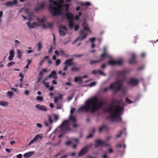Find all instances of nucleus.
<instances>
[{
  "mask_svg": "<svg viewBox=\"0 0 158 158\" xmlns=\"http://www.w3.org/2000/svg\"><path fill=\"white\" fill-rule=\"evenodd\" d=\"M98 99L97 97L95 96L88 100L85 102V105L81 106L77 110V112H87L90 110V112L94 113L102 107L105 103V102L102 100H100L98 103Z\"/></svg>",
  "mask_w": 158,
  "mask_h": 158,
  "instance_id": "f257e3e1",
  "label": "nucleus"
},
{
  "mask_svg": "<svg viewBox=\"0 0 158 158\" xmlns=\"http://www.w3.org/2000/svg\"><path fill=\"white\" fill-rule=\"evenodd\" d=\"M118 101L116 99H112L111 105L106 110V111L110 114V118L112 121H114L115 119H116L118 122L122 121L121 113L124 108L118 105H114L118 104Z\"/></svg>",
  "mask_w": 158,
  "mask_h": 158,
  "instance_id": "f03ea898",
  "label": "nucleus"
},
{
  "mask_svg": "<svg viewBox=\"0 0 158 158\" xmlns=\"http://www.w3.org/2000/svg\"><path fill=\"white\" fill-rule=\"evenodd\" d=\"M49 10L52 16L59 15V0L56 1L49 0Z\"/></svg>",
  "mask_w": 158,
  "mask_h": 158,
  "instance_id": "7ed1b4c3",
  "label": "nucleus"
},
{
  "mask_svg": "<svg viewBox=\"0 0 158 158\" xmlns=\"http://www.w3.org/2000/svg\"><path fill=\"white\" fill-rule=\"evenodd\" d=\"M76 119L75 117L71 114L69 116V121H65L63 122L61 126H60V130H64L65 132L66 131L70 130L69 121L72 122L73 123V128H76L78 126V125L76 124Z\"/></svg>",
  "mask_w": 158,
  "mask_h": 158,
  "instance_id": "20e7f679",
  "label": "nucleus"
},
{
  "mask_svg": "<svg viewBox=\"0 0 158 158\" xmlns=\"http://www.w3.org/2000/svg\"><path fill=\"white\" fill-rule=\"evenodd\" d=\"M84 31H85L87 32L89 31L90 32V31L89 28L87 26H84L83 27V29L81 30L80 31V36L76 38L74 41L73 42V44L75 43L79 40H83L88 35V33L87 32L84 33Z\"/></svg>",
  "mask_w": 158,
  "mask_h": 158,
  "instance_id": "39448f33",
  "label": "nucleus"
},
{
  "mask_svg": "<svg viewBox=\"0 0 158 158\" xmlns=\"http://www.w3.org/2000/svg\"><path fill=\"white\" fill-rule=\"evenodd\" d=\"M123 82L122 81L118 80L115 82L111 84L109 86V89H115V85H117L118 86L116 88L117 89V90L120 91L121 90L123 87Z\"/></svg>",
  "mask_w": 158,
  "mask_h": 158,
  "instance_id": "423d86ee",
  "label": "nucleus"
},
{
  "mask_svg": "<svg viewBox=\"0 0 158 158\" xmlns=\"http://www.w3.org/2000/svg\"><path fill=\"white\" fill-rule=\"evenodd\" d=\"M91 146L92 144H88L83 148L79 152L78 156L81 157L85 154L88 152L89 148Z\"/></svg>",
  "mask_w": 158,
  "mask_h": 158,
  "instance_id": "0eeeda50",
  "label": "nucleus"
},
{
  "mask_svg": "<svg viewBox=\"0 0 158 158\" xmlns=\"http://www.w3.org/2000/svg\"><path fill=\"white\" fill-rule=\"evenodd\" d=\"M96 143L94 147L97 148L98 145L102 146H107L108 145L107 142L106 141H103L101 140L97 139L95 141Z\"/></svg>",
  "mask_w": 158,
  "mask_h": 158,
  "instance_id": "6e6552de",
  "label": "nucleus"
},
{
  "mask_svg": "<svg viewBox=\"0 0 158 158\" xmlns=\"http://www.w3.org/2000/svg\"><path fill=\"white\" fill-rule=\"evenodd\" d=\"M139 81L138 80L131 78L130 79L128 82V84L129 85H131L132 86H135L138 85Z\"/></svg>",
  "mask_w": 158,
  "mask_h": 158,
  "instance_id": "1a4fd4ad",
  "label": "nucleus"
},
{
  "mask_svg": "<svg viewBox=\"0 0 158 158\" xmlns=\"http://www.w3.org/2000/svg\"><path fill=\"white\" fill-rule=\"evenodd\" d=\"M45 7V3L43 2L41 3L38 4V6L36 7L34 9V11H39L43 10Z\"/></svg>",
  "mask_w": 158,
  "mask_h": 158,
  "instance_id": "9d476101",
  "label": "nucleus"
},
{
  "mask_svg": "<svg viewBox=\"0 0 158 158\" xmlns=\"http://www.w3.org/2000/svg\"><path fill=\"white\" fill-rule=\"evenodd\" d=\"M122 63L123 60H120L118 61L111 60L109 61L108 62V64L111 65H122Z\"/></svg>",
  "mask_w": 158,
  "mask_h": 158,
  "instance_id": "9b49d317",
  "label": "nucleus"
},
{
  "mask_svg": "<svg viewBox=\"0 0 158 158\" xmlns=\"http://www.w3.org/2000/svg\"><path fill=\"white\" fill-rule=\"evenodd\" d=\"M69 4H64L62 5L60 4V15L62 14L61 11L62 8H64L67 12L69 11Z\"/></svg>",
  "mask_w": 158,
  "mask_h": 158,
  "instance_id": "f8f14e48",
  "label": "nucleus"
},
{
  "mask_svg": "<svg viewBox=\"0 0 158 158\" xmlns=\"http://www.w3.org/2000/svg\"><path fill=\"white\" fill-rule=\"evenodd\" d=\"M43 135L41 134H39L36 135L34 137L33 139H32L30 142H29L28 145H31L34 142L36 141L39 139H41Z\"/></svg>",
  "mask_w": 158,
  "mask_h": 158,
  "instance_id": "ddd939ff",
  "label": "nucleus"
},
{
  "mask_svg": "<svg viewBox=\"0 0 158 158\" xmlns=\"http://www.w3.org/2000/svg\"><path fill=\"white\" fill-rule=\"evenodd\" d=\"M48 78H53L54 79H56L57 78V74L56 71H52L51 73L45 78V79L46 80Z\"/></svg>",
  "mask_w": 158,
  "mask_h": 158,
  "instance_id": "4468645a",
  "label": "nucleus"
},
{
  "mask_svg": "<svg viewBox=\"0 0 158 158\" xmlns=\"http://www.w3.org/2000/svg\"><path fill=\"white\" fill-rule=\"evenodd\" d=\"M106 57L111 58V57L109 56L106 52H104L100 55V59L98 60L100 62L103 60Z\"/></svg>",
  "mask_w": 158,
  "mask_h": 158,
  "instance_id": "2eb2a0df",
  "label": "nucleus"
},
{
  "mask_svg": "<svg viewBox=\"0 0 158 158\" xmlns=\"http://www.w3.org/2000/svg\"><path fill=\"white\" fill-rule=\"evenodd\" d=\"M136 55L134 54H132L131 56V59L128 61V63L130 64H136L137 63L136 61L135 60L136 58Z\"/></svg>",
  "mask_w": 158,
  "mask_h": 158,
  "instance_id": "dca6fc26",
  "label": "nucleus"
},
{
  "mask_svg": "<svg viewBox=\"0 0 158 158\" xmlns=\"http://www.w3.org/2000/svg\"><path fill=\"white\" fill-rule=\"evenodd\" d=\"M35 107L40 110L44 111H46L47 110V109L46 107L43 105L37 104L35 106Z\"/></svg>",
  "mask_w": 158,
  "mask_h": 158,
  "instance_id": "f3484780",
  "label": "nucleus"
},
{
  "mask_svg": "<svg viewBox=\"0 0 158 158\" xmlns=\"http://www.w3.org/2000/svg\"><path fill=\"white\" fill-rule=\"evenodd\" d=\"M66 16L67 19L69 20H74L73 15L71 13L67 12L66 13Z\"/></svg>",
  "mask_w": 158,
  "mask_h": 158,
  "instance_id": "a211bd4d",
  "label": "nucleus"
},
{
  "mask_svg": "<svg viewBox=\"0 0 158 158\" xmlns=\"http://www.w3.org/2000/svg\"><path fill=\"white\" fill-rule=\"evenodd\" d=\"M27 26L30 28H34L37 26V23L34 22L32 24H31L30 22H27Z\"/></svg>",
  "mask_w": 158,
  "mask_h": 158,
  "instance_id": "6ab92c4d",
  "label": "nucleus"
},
{
  "mask_svg": "<svg viewBox=\"0 0 158 158\" xmlns=\"http://www.w3.org/2000/svg\"><path fill=\"white\" fill-rule=\"evenodd\" d=\"M73 59L67 60L65 62V65L68 66H70L73 64Z\"/></svg>",
  "mask_w": 158,
  "mask_h": 158,
  "instance_id": "aec40b11",
  "label": "nucleus"
},
{
  "mask_svg": "<svg viewBox=\"0 0 158 158\" xmlns=\"http://www.w3.org/2000/svg\"><path fill=\"white\" fill-rule=\"evenodd\" d=\"M10 55L9 56V60H13L15 52L14 51L11 50L10 52Z\"/></svg>",
  "mask_w": 158,
  "mask_h": 158,
  "instance_id": "412c9836",
  "label": "nucleus"
},
{
  "mask_svg": "<svg viewBox=\"0 0 158 158\" xmlns=\"http://www.w3.org/2000/svg\"><path fill=\"white\" fill-rule=\"evenodd\" d=\"M108 130V127L106 125H102L99 128V132H101L102 130Z\"/></svg>",
  "mask_w": 158,
  "mask_h": 158,
  "instance_id": "4be33fe9",
  "label": "nucleus"
},
{
  "mask_svg": "<svg viewBox=\"0 0 158 158\" xmlns=\"http://www.w3.org/2000/svg\"><path fill=\"white\" fill-rule=\"evenodd\" d=\"M34 153L33 152H28L25 153L23 155V156L25 158H28L31 157Z\"/></svg>",
  "mask_w": 158,
  "mask_h": 158,
  "instance_id": "5701e85b",
  "label": "nucleus"
},
{
  "mask_svg": "<svg viewBox=\"0 0 158 158\" xmlns=\"http://www.w3.org/2000/svg\"><path fill=\"white\" fill-rule=\"evenodd\" d=\"M126 73L127 72L126 71H122L119 72L118 74V75L119 77H124L125 76Z\"/></svg>",
  "mask_w": 158,
  "mask_h": 158,
  "instance_id": "b1692460",
  "label": "nucleus"
},
{
  "mask_svg": "<svg viewBox=\"0 0 158 158\" xmlns=\"http://www.w3.org/2000/svg\"><path fill=\"white\" fill-rule=\"evenodd\" d=\"M73 20H70L68 21L69 26L70 29L73 28L74 24L73 22Z\"/></svg>",
  "mask_w": 158,
  "mask_h": 158,
  "instance_id": "393cba45",
  "label": "nucleus"
},
{
  "mask_svg": "<svg viewBox=\"0 0 158 158\" xmlns=\"http://www.w3.org/2000/svg\"><path fill=\"white\" fill-rule=\"evenodd\" d=\"M74 81L75 82H79L81 83L82 81V79L80 77H76L74 78Z\"/></svg>",
  "mask_w": 158,
  "mask_h": 158,
  "instance_id": "a878e982",
  "label": "nucleus"
},
{
  "mask_svg": "<svg viewBox=\"0 0 158 158\" xmlns=\"http://www.w3.org/2000/svg\"><path fill=\"white\" fill-rule=\"evenodd\" d=\"M37 47H38L37 51H40L42 48V45L41 44V43L40 41L37 44Z\"/></svg>",
  "mask_w": 158,
  "mask_h": 158,
  "instance_id": "bb28decb",
  "label": "nucleus"
},
{
  "mask_svg": "<svg viewBox=\"0 0 158 158\" xmlns=\"http://www.w3.org/2000/svg\"><path fill=\"white\" fill-rule=\"evenodd\" d=\"M8 104V102L5 101H2L0 102V105L2 106H5L7 105Z\"/></svg>",
  "mask_w": 158,
  "mask_h": 158,
  "instance_id": "cd10ccee",
  "label": "nucleus"
},
{
  "mask_svg": "<svg viewBox=\"0 0 158 158\" xmlns=\"http://www.w3.org/2000/svg\"><path fill=\"white\" fill-rule=\"evenodd\" d=\"M60 55L62 56H65L66 57H68V56L65 54L64 52L61 50H60Z\"/></svg>",
  "mask_w": 158,
  "mask_h": 158,
  "instance_id": "c85d7f7f",
  "label": "nucleus"
},
{
  "mask_svg": "<svg viewBox=\"0 0 158 158\" xmlns=\"http://www.w3.org/2000/svg\"><path fill=\"white\" fill-rule=\"evenodd\" d=\"M81 5L82 6H91V4L89 2H86L85 3H82Z\"/></svg>",
  "mask_w": 158,
  "mask_h": 158,
  "instance_id": "c756f323",
  "label": "nucleus"
},
{
  "mask_svg": "<svg viewBox=\"0 0 158 158\" xmlns=\"http://www.w3.org/2000/svg\"><path fill=\"white\" fill-rule=\"evenodd\" d=\"M17 56L20 59L22 58V53L19 50H17Z\"/></svg>",
  "mask_w": 158,
  "mask_h": 158,
  "instance_id": "7c9ffc66",
  "label": "nucleus"
},
{
  "mask_svg": "<svg viewBox=\"0 0 158 158\" xmlns=\"http://www.w3.org/2000/svg\"><path fill=\"white\" fill-rule=\"evenodd\" d=\"M5 5L7 7H12V4L11 3V1H8L6 2L5 4Z\"/></svg>",
  "mask_w": 158,
  "mask_h": 158,
  "instance_id": "2f4dec72",
  "label": "nucleus"
},
{
  "mask_svg": "<svg viewBox=\"0 0 158 158\" xmlns=\"http://www.w3.org/2000/svg\"><path fill=\"white\" fill-rule=\"evenodd\" d=\"M98 60H91L90 61V64L91 65H93L95 64L96 63H99Z\"/></svg>",
  "mask_w": 158,
  "mask_h": 158,
  "instance_id": "473e14b6",
  "label": "nucleus"
},
{
  "mask_svg": "<svg viewBox=\"0 0 158 158\" xmlns=\"http://www.w3.org/2000/svg\"><path fill=\"white\" fill-rule=\"evenodd\" d=\"M7 94L9 96V98H11L13 96V93L11 91H8Z\"/></svg>",
  "mask_w": 158,
  "mask_h": 158,
  "instance_id": "72a5a7b5",
  "label": "nucleus"
},
{
  "mask_svg": "<svg viewBox=\"0 0 158 158\" xmlns=\"http://www.w3.org/2000/svg\"><path fill=\"white\" fill-rule=\"evenodd\" d=\"M37 20L38 22L40 23H44V22L45 19L44 18H42V19H38Z\"/></svg>",
  "mask_w": 158,
  "mask_h": 158,
  "instance_id": "f704fd0d",
  "label": "nucleus"
},
{
  "mask_svg": "<svg viewBox=\"0 0 158 158\" xmlns=\"http://www.w3.org/2000/svg\"><path fill=\"white\" fill-rule=\"evenodd\" d=\"M53 118L55 121H56L59 118V117L58 115H57L56 114H54L53 115Z\"/></svg>",
  "mask_w": 158,
  "mask_h": 158,
  "instance_id": "c9c22d12",
  "label": "nucleus"
},
{
  "mask_svg": "<svg viewBox=\"0 0 158 158\" xmlns=\"http://www.w3.org/2000/svg\"><path fill=\"white\" fill-rule=\"evenodd\" d=\"M79 70V68L73 67L71 69V71H77Z\"/></svg>",
  "mask_w": 158,
  "mask_h": 158,
  "instance_id": "e433bc0d",
  "label": "nucleus"
},
{
  "mask_svg": "<svg viewBox=\"0 0 158 158\" xmlns=\"http://www.w3.org/2000/svg\"><path fill=\"white\" fill-rule=\"evenodd\" d=\"M48 121H49V123L50 124L52 123H53V120L52 119V118L51 116L48 115Z\"/></svg>",
  "mask_w": 158,
  "mask_h": 158,
  "instance_id": "4c0bfd02",
  "label": "nucleus"
},
{
  "mask_svg": "<svg viewBox=\"0 0 158 158\" xmlns=\"http://www.w3.org/2000/svg\"><path fill=\"white\" fill-rule=\"evenodd\" d=\"M11 3L13 6L14 5H17L18 4V1L17 0H14L12 2H11Z\"/></svg>",
  "mask_w": 158,
  "mask_h": 158,
  "instance_id": "58836bf2",
  "label": "nucleus"
},
{
  "mask_svg": "<svg viewBox=\"0 0 158 158\" xmlns=\"http://www.w3.org/2000/svg\"><path fill=\"white\" fill-rule=\"evenodd\" d=\"M126 102L129 104H131L133 102L131 101L127 98H126Z\"/></svg>",
  "mask_w": 158,
  "mask_h": 158,
  "instance_id": "ea45409f",
  "label": "nucleus"
},
{
  "mask_svg": "<svg viewBox=\"0 0 158 158\" xmlns=\"http://www.w3.org/2000/svg\"><path fill=\"white\" fill-rule=\"evenodd\" d=\"M123 133V131H121L119 134H117L116 135V137L117 138H120L121 136Z\"/></svg>",
  "mask_w": 158,
  "mask_h": 158,
  "instance_id": "a19ab883",
  "label": "nucleus"
},
{
  "mask_svg": "<svg viewBox=\"0 0 158 158\" xmlns=\"http://www.w3.org/2000/svg\"><path fill=\"white\" fill-rule=\"evenodd\" d=\"M65 35V33L60 29V35L62 36H64Z\"/></svg>",
  "mask_w": 158,
  "mask_h": 158,
  "instance_id": "79ce46f5",
  "label": "nucleus"
},
{
  "mask_svg": "<svg viewBox=\"0 0 158 158\" xmlns=\"http://www.w3.org/2000/svg\"><path fill=\"white\" fill-rule=\"evenodd\" d=\"M15 64V63L14 62H11L8 64L7 65V66H8V67H10L13 65L14 64Z\"/></svg>",
  "mask_w": 158,
  "mask_h": 158,
  "instance_id": "37998d69",
  "label": "nucleus"
},
{
  "mask_svg": "<svg viewBox=\"0 0 158 158\" xmlns=\"http://www.w3.org/2000/svg\"><path fill=\"white\" fill-rule=\"evenodd\" d=\"M36 99L37 101H41L43 100V99L42 97L40 96L37 97Z\"/></svg>",
  "mask_w": 158,
  "mask_h": 158,
  "instance_id": "c03bdc74",
  "label": "nucleus"
},
{
  "mask_svg": "<svg viewBox=\"0 0 158 158\" xmlns=\"http://www.w3.org/2000/svg\"><path fill=\"white\" fill-rule=\"evenodd\" d=\"M53 24L52 23H48V27L50 29H52L53 27Z\"/></svg>",
  "mask_w": 158,
  "mask_h": 158,
  "instance_id": "a18cd8bd",
  "label": "nucleus"
},
{
  "mask_svg": "<svg viewBox=\"0 0 158 158\" xmlns=\"http://www.w3.org/2000/svg\"><path fill=\"white\" fill-rule=\"evenodd\" d=\"M59 100V97H55L54 98V102L55 103H57L58 102Z\"/></svg>",
  "mask_w": 158,
  "mask_h": 158,
  "instance_id": "49530a36",
  "label": "nucleus"
},
{
  "mask_svg": "<svg viewBox=\"0 0 158 158\" xmlns=\"http://www.w3.org/2000/svg\"><path fill=\"white\" fill-rule=\"evenodd\" d=\"M95 37H93L90 38L89 39V40L92 43H93V42L95 40Z\"/></svg>",
  "mask_w": 158,
  "mask_h": 158,
  "instance_id": "de8ad7c7",
  "label": "nucleus"
},
{
  "mask_svg": "<svg viewBox=\"0 0 158 158\" xmlns=\"http://www.w3.org/2000/svg\"><path fill=\"white\" fill-rule=\"evenodd\" d=\"M93 134L91 133H90L89 134L86 136V138L88 139L91 138L93 136Z\"/></svg>",
  "mask_w": 158,
  "mask_h": 158,
  "instance_id": "09e8293b",
  "label": "nucleus"
},
{
  "mask_svg": "<svg viewBox=\"0 0 158 158\" xmlns=\"http://www.w3.org/2000/svg\"><path fill=\"white\" fill-rule=\"evenodd\" d=\"M75 108H72L70 111V113L72 115L75 111Z\"/></svg>",
  "mask_w": 158,
  "mask_h": 158,
  "instance_id": "8fccbe9b",
  "label": "nucleus"
},
{
  "mask_svg": "<svg viewBox=\"0 0 158 158\" xmlns=\"http://www.w3.org/2000/svg\"><path fill=\"white\" fill-rule=\"evenodd\" d=\"M79 28V26L78 25H76L74 27V30L75 31H77Z\"/></svg>",
  "mask_w": 158,
  "mask_h": 158,
  "instance_id": "3c124183",
  "label": "nucleus"
},
{
  "mask_svg": "<svg viewBox=\"0 0 158 158\" xmlns=\"http://www.w3.org/2000/svg\"><path fill=\"white\" fill-rule=\"evenodd\" d=\"M44 124L46 127H48L49 125V124L47 121H45L44 122Z\"/></svg>",
  "mask_w": 158,
  "mask_h": 158,
  "instance_id": "603ef678",
  "label": "nucleus"
},
{
  "mask_svg": "<svg viewBox=\"0 0 158 158\" xmlns=\"http://www.w3.org/2000/svg\"><path fill=\"white\" fill-rule=\"evenodd\" d=\"M92 73L94 75L97 74L98 73V71L93 70L92 72Z\"/></svg>",
  "mask_w": 158,
  "mask_h": 158,
  "instance_id": "864d4df0",
  "label": "nucleus"
},
{
  "mask_svg": "<svg viewBox=\"0 0 158 158\" xmlns=\"http://www.w3.org/2000/svg\"><path fill=\"white\" fill-rule=\"evenodd\" d=\"M11 89L12 90H13V91H14V92H18V89H16L13 88H11Z\"/></svg>",
  "mask_w": 158,
  "mask_h": 158,
  "instance_id": "5fc2aeb1",
  "label": "nucleus"
},
{
  "mask_svg": "<svg viewBox=\"0 0 158 158\" xmlns=\"http://www.w3.org/2000/svg\"><path fill=\"white\" fill-rule=\"evenodd\" d=\"M36 125L37 127L40 128H41L42 127V125L41 124L39 123H37Z\"/></svg>",
  "mask_w": 158,
  "mask_h": 158,
  "instance_id": "6e6d98bb",
  "label": "nucleus"
},
{
  "mask_svg": "<svg viewBox=\"0 0 158 158\" xmlns=\"http://www.w3.org/2000/svg\"><path fill=\"white\" fill-rule=\"evenodd\" d=\"M15 43H16L15 45L18 46L19 44H20L19 42L16 40H15Z\"/></svg>",
  "mask_w": 158,
  "mask_h": 158,
  "instance_id": "4d7b16f0",
  "label": "nucleus"
},
{
  "mask_svg": "<svg viewBox=\"0 0 158 158\" xmlns=\"http://www.w3.org/2000/svg\"><path fill=\"white\" fill-rule=\"evenodd\" d=\"M95 84H96V82H92L90 83L89 84V85L90 86H94L95 85Z\"/></svg>",
  "mask_w": 158,
  "mask_h": 158,
  "instance_id": "13d9d810",
  "label": "nucleus"
},
{
  "mask_svg": "<svg viewBox=\"0 0 158 158\" xmlns=\"http://www.w3.org/2000/svg\"><path fill=\"white\" fill-rule=\"evenodd\" d=\"M79 17L78 15H76L74 19L76 20H79Z\"/></svg>",
  "mask_w": 158,
  "mask_h": 158,
  "instance_id": "bf43d9fd",
  "label": "nucleus"
},
{
  "mask_svg": "<svg viewBox=\"0 0 158 158\" xmlns=\"http://www.w3.org/2000/svg\"><path fill=\"white\" fill-rule=\"evenodd\" d=\"M56 65L58 66L59 64V59H58L56 60Z\"/></svg>",
  "mask_w": 158,
  "mask_h": 158,
  "instance_id": "052dcab7",
  "label": "nucleus"
},
{
  "mask_svg": "<svg viewBox=\"0 0 158 158\" xmlns=\"http://www.w3.org/2000/svg\"><path fill=\"white\" fill-rule=\"evenodd\" d=\"M83 55V54H80V55H75L74 56L76 57H81Z\"/></svg>",
  "mask_w": 158,
  "mask_h": 158,
  "instance_id": "680f3d73",
  "label": "nucleus"
},
{
  "mask_svg": "<svg viewBox=\"0 0 158 158\" xmlns=\"http://www.w3.org/2000/svg\"><path fill=\"white\" fill-rule=\"evenodd\" d=\"M52 51V47H51V48H50V49L48 51V53H49L50 54L51 53Z\"/></svg>",
  "mask_w": 158,
  "mask_h": 158,
  "instance_id": "e2e57ef3",
  "label": "nucleus"
},
{
  "mask_svg": "<svg viewBox=\"0 0 158 158\" xmlns=\"http://www.w3.org/2000/svg\"><path fill=\"white\" fill-rule=\"evenodd\" d=\"M115 89L114 90H113V93L114 94H116L119 91V90H117V89L115 88Z\"/></svg>",
  "mask_w": 158,
  "mask_h": 158,
  "instance_id": "0e129e2a",
  "label": "nucleus"
},
{
  "mask_svg": "<svg viewBox=\"0 0 158 158\" xmlns=\"http://www.w3.org/2000/svg\"><path fill=\"white\" fill-rule=\"evenodd\" d=\"M115 89L114 90H113V93L114 94H116L119 91V90H117V89L115 88Z\"/></svg>",
  "mask_w": 158,
  "mask_h": 158,
  "instance_id": "69168bd1",
  "label": "nucleus"
},
{
  "mask_svg": "<svg viewBox=\"0 0 158 158\" xmlns=\"http://www.w3.org/2000/svg\"><path fill=\"white\" fill-rule=\"evenodd\" d=\"M22 155L21 154H19L17 155V158H22Z\"/></svg>",
  "mask_w": 158,
  "mask_h": 158,
  "instance_id": "338daca9",
  "label": "nucleus"
},
{
  "mask_svg": "<svg viewBox=\"0 0 158 158\" xmlns=\"http://www.w3.org/2000/svg\"><path fill=\"white\" fill-rule=\"evenodd\" d=\"M68 156V154H65L61 157L60 158H66Z\"/></svg>",
  "mask_w": 158,
  "mask_h": 158,
  "instance_id": "774afa93",
  "label": "nucleus"
}]
</instances>
